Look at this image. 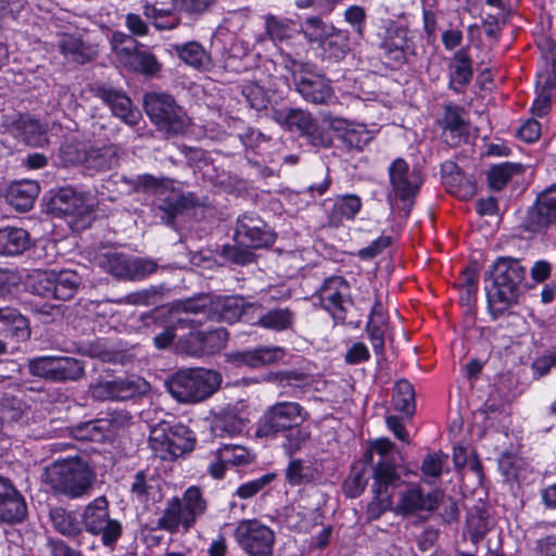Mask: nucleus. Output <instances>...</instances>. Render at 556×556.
<instances>
[{"instance_id": "nucleus-39", "label": "nucleus", "mask_w": 556, "mask_h": 556, "mask_svg": "<svg viewBox=\"0 0 556 556\" xmlns=\"http://www.w3.org/2000/svg\"><path fill=\"white\" fill-rule=\"evenodd\" d=\"M244 428V419L239 417L232 408H225L216 414L211 426L213 434L219 438L241 433Z\"/></svg>"}, {"instance_id": "nucleus-12", "label": "nucleus", "mask_w": 556, "mask_h": 556, "mask_svg": "<svg viewBox=\"0 0 556 556\" xmlns=\"http://www.w3.org/2000/svg\"><path fill=\"white\" fill-rule=\"evenodd\" d=\"M235 539L250 556H269L273 553L275 534L256 519L241 520L235 530Z\"/></svg>"}, {"instance_id": "nucleus-62", "label": "nucleus", "mask_w": 556, "mask_h": 556, "mask_svg": "<svg viewBox=\"0 0 556 556\" xmlns=\"http://www.w3.org/2000/svg\"><path fill=\"white\" fill-rule=\"evenodd\" d=\"M154 482V479H148L143 471H139L131 483V493L141 502L148 501L152 495Z\"/></svg>"}, {"instance_id": "nucleus-8", "label": "nucleus", "mask_w": 556, "mask_h": 556, "mask_svg": "<svg viewBox=\"0 0 556 556\" xmlns=\"http://www.w3.org/2000/svg\"><path fill=\"white\" fill-rule=\"evenodd\" d=\"M389 178L393 197L401 202L400 208L406 217L422 184L420 170L410 168L404 159L399 157L389 167Z\"/></svg>"}, {"instance_id": "nucleus-13", "label": "nucleus", "mask_w": 556, "mask_h": 556, "mask_svg": "<svg viewBox=\"0 0 556 556\" xmlns=\"http://www.w3.org/2000/svg\"><path fill=\"white\" fill-rule=\"evenodd\" d=\"M235 241L249 249H263L275 243L276 233L258 215L244 213L237 219Z\"/></svg>"}, {"instance_id": "nucleus-32", "label": "nucleus", "mask_w": 556, "mask_h": 556, "mask_svg": "<svg viewBox=\"0 0 556 556\" xmlns=\"http://www.w3.org/2000/svg\"><path fill=\"white\" fill-rule=\"evenodd\" d=\"M182 511V528L188 531L193 527L197 519L204 515L206 510V501L198 486L188 488L180 498Z\"/></svg>"}, {"instance_id": "nucleus-1", "label": "nucleus", "mask_w": 556, "mask_h": 556, "mask_svg": "<svg viewBox=\"0 0 556 556\" xmlns=\"http://www.w3.org/2000/svg\"><path fill=\"white\" fill-rule=\"evenodd\" d=\"M308 417V412L298 402H276L268 406L260 417L255 437L276 439L280 435L282 451L287 456L292 457L306 448L312 440L309 428L303 426Z\"/></svg>"}, {"instance_id": "nucleus-40", "label": "nucleus", "mask_w": 556, "mask_h": 556, "mask_svg": "<svg viewBox=\"0 0 556 556\" xmlns=\"http://www.w3.org/2000/svg\"><path fill=\"white\" fill-rule=\"evenodd\" d=\"M302 33L309 42L331 45L332 37H339L340 31L317 16L307 17L302 24Z\"/></svg>"}, {"instance_id": "nucleus-52", "label": "nucleus", "mask_w": 556, "mask_h": 556, "mask_svg": "<svg viewBox=\"0 0 556 556\" xmlns=\"http://www.w3.org/2000/svg\"><path fill=\"white\" fill-rule=\"evenodd\" d=\"M286 479L291 485H301L314 480V470L300 458L292 459L286 469Z\"/></svg>"}, {"instance_id": "nucleus-11", "label": "nucleus", "mask_w": 556, "mask_h": 556, "mask_svg": "<svg viewBox=\"0 0 556 556\" xmlns=\"http://www.w3.org/2000/svg\"><path fill=\"white\" fill-rule=\"evenodd\" d=\"M63 153L68 156L76 153L75 157H68L67 161L78 163L87 170L102 173L112 170L119 165L123 151L118 146L111 143L101 147H86L81 150L74 146H66Z\"/></svg>"}, {"instance_id": "nucleus-53", "label": "nucleus", "mask_w": 556, "mask_h": 556, "mask_svg": "<svg viewBox=\"0 0 556 556\" xmlns=\"http://www.w3.org/2000/svg\"><path fill=\"white\" fill-rule=\"evenodd\" d=\"M24 403L11 395L0 397V420L4 422H14L22 418L24 413Z\"/></svg>"}, {"instance_id": "nucleus-16", "label": "nucleus", "mask_w": 556, "mask_h": 556, "mask_svg": "<svg viewBox=\"0 0 556 556\" xmlns=\"http://www.w3.org/2000/svg\"><path fill=\"white\" fill-rule=\"evenodd\" d=\"M407 28L390 22L386 28L383 40L380 43L382 56L392 68H399L407 61L409 40Z\"/></svg>"}, {"instance_id": "nucleus-5", "label": "nucleus", "mask_w": 556, "mask_h": 556, "mask_svg": "<svg viewBox=\"0 0 556 556\" xmlns=\"http://www.w3.org/2000/svg\"><path fill=\"white\" fill-rule=\"evenodd\" d=\"M371 471L374 498L367 506L366 515L375 520L392 509L393 496L405 486V481L391 459H379L371 466Z\"/></svg>"}, {"instance_id": "nucleus-15", "label": "nucleus", "mask_w": 556, "mask_h": 556, "mask_svg": "<svg viewBox=\"0 0 556 556\" xmlns=\"http://www.w3.org/2000/svg\"><path fill=\"white\" fill-rule=\"evenodd\" d=\"M556 222V184L547 187L536 197L528 210L525 220L527 230L538 232Z\"/></svg>"}, {"instance_id": "nucleus-44", "label": "nucleus", "mask_w": 556, "mask_h": 556, "mask_svg": "<svg viewBox=\"0 0 556 556\" xmlns=\"http://www.w3.org/2000/svg\"><path fill=\"white\" fill-rule=\"evenodd\" d=\"M84 375V362L74 357H55L52 382L77 381Z\"/></svg>"}, {"instance_id": "nucleus-23", "label": "nucleus", "mask_w": 556, "mask_h": 556, "mask_svg": "<svg viewBox=\"0 0 556 556\" xmlns=\"http://www.w3.org/2000/svg\"><path fill=\"white\" fill-rule=\"evenodd\" d=\"M442 128L443 140L450 147H459L468 139L469 124L462 116V110L459 106L448 105L445 108Z\"/></svg>"}, {"instance_id": "nucleus-55", "label": "nucleus", "mask_w": 556, "mask_h": 556, "mask_svg": "<svg viewBox=\"0 0 556 556\" xmlns=\"http://www.w3.org/2000/svg\"><path fill=\"white\" fill-rule=\"evenodd\" d=\"M54 271H37L30 277L29 288L34 294L53 299Z\"/></svg>"}, {"instance_id": "nucleus-25", "label": "nucleus", "mask_w": 556, "mask_h": 556, "mask_svg": "<svg viewBox=\"0 0 556 556\" xmlns=\"http://www.w3.org/2000/svg\"><path fill=\"white\" fill-rule=\"evenodd\" d=\"M49 210L59 215L84 216L89 213L85 200L72 188H61L50 200Z\"/></svg>"}, {"instance_id": "nucleus-24", "label": "nucleus", "mask_w": 556, "mask_h": 556, "mask_svg": "<svg viewBox=\"0 0 556 556\" xmlns=\"http://www.w3.org/2000/svg\"><path fill=\"white\" fill-rule=\"evenodd\" d=\"M58 48L60 52L70 61L77 64H85L92 61L98 49L88 42H85L80 36L71 34H61L58 39Z\"/></svg>"}, {"instance_id": "nucleus-37", "label": "nucleus", "mask_w": 556, "mask_h": 556, "mask_svg": "<svg viewBox=\"0 0 556 556\" xmlns=\"http://www.w3.org/2000/svg\"><path fill=\"white\" fill-rule=\"evenodd\" d=\"M273 119L290 131H298L301 136L314 122L312 114L302 109H280L273 112Z\"/></svg>"}, {"instance_id": "nucleus-64", "label": "nucleus", "mask_w": 556, "mask_h": 556, "mask_svg": "<svg viewBox=\"0 0 556 556\" xmlns=\"http://www.w3.org/2000/svg\"><path fill=\"white\" fill-rule=\"evenodd\" d=\"M223 254L228 261H231L237 265H247L253 263L255 260V254L251 249L238 244L233 247H225Z\"/></svg>"}, {"instance_id": "nucleus-35", "label": "nucleus", "mask_w": 556, "mask_h": 556, "mask_svg": "<svg viewBox=\"0 0 556 556\" xmlns=\"http://www.w3.org/2000/svg\"><path fill=\"white\" fill-rule=\"evenodd\" d=\"M10 129L15 137L30 146H38L43 140L42 126L30 115L18 114L13 117Z\"/></svg>"}, {"instance_id": "nucleus-61", "label": "nucleus", "mask_w": 556, "mask_h": 556, "mask_svg": "<svg viewBox=\"0 0 556 556\" xmlns=\"http://www.w3.org/2000/svg\"><path fill=\"white\" fill-rule=\"evenodd\" d=\"M178 348L182 353L191 356L205 355L203 344V331H191L188 336L181 339Z\"/></svg>"}, {"instance_id": "nucleus-33", "label": "nucleus", "mask_w": 556, "mask_h": 556, "mask_svg": "<svg viewBox=\"0 0 556 556\" xmlns=\"http://www.w3.org/2000/svg\"><path fill=\"white\" fill-rule=\"evenodd\" d=\"M243 313L242 299L235 296L217 298L210 296V319L233 324Z\"/></svg>"}, {"instance_id": "nucleus-28", "label": "nucleus", "mask_w": 556, "mask_h": 556, "mask_svg": "<svg viewBox=\"0 0 556 556\" xmlns=\"http://www.w3.org/2000/svg\"><path fill=\"white\" fill-rule=\"evenodd\" d=\"M285 351L277 346H258L252 350L240 351L233 354V361L238 365L251 368L267 366L282 359Z\"/></svg>"}, {"instance_id": "nucleus-50", "label": "nucleus", "mask_w": 556, "mask_h": 556, "mask_svg": "<svg viewBox=\"0 0 556 556\" xmlns=\"http://www.w3.org/2000/svg\"><path fill=\"white\" fill-rule=\"evenodd\" d=\"M293 313L289 308L271 309L260 317L258 324L264 328L285 330L291 327Z\"/></svg>"}, {"instance_id": "nucleus-56", "label": "nucleus", "mask_w": 556, "mask_h": 556, "mask_svg": "<svg viewBox=\"0 0 556 556\" xmlns=\"http://www.w3.org/2000/svg\"><path fill=\"white\" fill-rule=\"evenodd\" d=\"M302 136L306 138L308 144L315 148L327 149L333 143V139L329 130L315 123V121Z\"/></svg>"}, {"instance_id": "nucleus-10", "label": "nucleus", "mask_w": 556, "mask_h": 556, "mask_svg": "<svg viewBox=\"0 0 556 556\" xmlns=\"http://www.w3.org/2000/svg\"><path fill=\"white\" fill-rule=\"evenodd\" d=\"M168 314L169 323L175 330L195 331L210 319V295L199 294L175 301Z\"/></svg>"}, {"instance_id": "nucleus-34", "label": "nucleus", "mask_w": 556, "mask_h": 556, "mask_svg": "<svg viewBox=\"0 0 556 556\" xmlns=\"http://www.w3.org/2000/svg\"><path fill=\"white\" fill-rule=\"evenodd\" d=\"M471 60L467 49L458 50L450 65V88L460 92L472 78Z\"/></svg>"}, {"instance_id": "nucleus-51", "label": "nucleus", "mask_w": 556, "mask_h": 556, "mask_svg": "<svg viewBox=\"0 0 556 556\" xmlns=\"http://www.w3.org/2000/svg\"><path fill=\"white\" fill-rule=\"evenodd\" d=\"M519 170L520 166L513 163H503L493 166L488 174L490 187L496 191L502 190L508 184L511 177L519 173Z\"/></svg>"}, {"instance_id": "nucleus-41", "label": "nucleus", "mask_w": 556, "mask_h": 556, "mask_svg": "<svg viewBox=\"0 0 556 556\" xmlns=\"http://www.w3.org/2000/svg\"><path fill=\"white\" fill-rule=\"evenodd\" d=\"M81 283V278L76 271L62 270L54 271L53 277V299L68 301L77 293Z\"/></svg>"}, {"instance_id": "nucleus-14", "label": "nucleus", "mask_w": 556, "mask_h": 556, "mask_svg": "<svg viewBox=\"0 0 556 556\" xmlns=\"http://www.w3.org/2000/svg\"><path fill=\"white\" fill-rule=\"evenodd\" d=\"M144 381L137 377L100 379L90 383L89 395L96 401H125L143 392Z\"/></svg>"}, {"instance_id": "nucleus-30", "label": "nucleus", "mask_w": 556, "mask_h": 556, "mask_svg": "<svg viewBox=\"0 0 556 556\" xmlns=\"http://www.w3.org/2000/svg\"><path fill=\"white\" fill-rule=\"evenodd\" d=\"M51 523L60 534L76 539L78 545H83V527L81 521L73 511H67L63 507H54L49 514Z\"/></svg>"}, {"instance_id": "nucleus-4", "label": "nucleus", "mask_w": 556, "mask_h": 556, "mask_svg": "<svg viewBox=\"0 0 556 556\" xmlns=\"http://www.w3.org/2000/svg\"><path fill=\"white\" fill-rule=\"evenodd\" d=\"M220 382L222 377L215 370L188 368L172 375L166 388L178 402L198 403L214 394Z\"/></svg>"}, {"instance_id": "nucleus-59", "label": "nucleus", "mask_w": 556, "mask_h": 556, "mask_svg": "<svg viewBox=\"0 0 556 556\" xmlns=\"http://www.w3.org/2000/svg\"><path fill=\"white\" fill-rule=\"evenodd\" d=\"M219 457L227 464L241 466L249 463V452L245 447L238 444H224L219 448Z\"/></svg>"}, {"instance_id": "nucleus-7", "label": "nucleus", "mask_w": 556, "mask_h": 556, "mask_svg": "<svg viewBox=\"0 0 556 556\" xmlns=\"http://www.w3.org/2000/svg\"><path fill=\"white\" fill-rule=\"evenodd\" d=\"M143 106L151 122L167 135L181 134L188 126L184 110L169 94L147 93L143 98Z\"/></svg>"}, {"instance_id": "nucleus-48", "label": "nucleus", "mask_w": 556, "mask_h": 556, "mask_svg": "<svg viewBox=\"0 0 556 556\" xmlns=\"http://www.w3.org/2000/svg\"><path fill=\"white\" fill-rule=\"evenodd\" d=\"M182 511L179 497H173L157 519V529L175 533L179 526H182Z\"/></svg>"}, {"instance_id": "nucleus-19", "label": "nucleus", "mask_w": 556, "mask_h": 556, "mask_svg": "<svg viewBox=\"0 0 556 556\" xmlns=\"http://www.w3.org/2000/svg\"><path fill=\"white\" fill-rule=\"evenodd\" d=\"M92 92L108 104L112 113L124 123L136 126L141 119L140 111L132 105L131 100L126 93L104 85L96 86L92 88Z\"/></svg>"}, {"instance_id": "nucleus-63", "label": "nucleus", "mask_w": 556, "mask_h": 556, "mask_svg": "<svg viewBox=\"0 0 556 556\" xmlns=\"http://www.w3.org/2000/svg\"><path fill=\"white\" fill-rule=\"evenodd\" d=\"M447 460V455L442 453L428 454L422 462L421 471L425 476L439 478L442 475L443 465Z\"/></svg>"}, {"instance_id": "nucleus-49", "label": "nucleus", "mask_w": 556, "mask_h": 556, "mask_svg": "<svg viewBox=\"0 0 556 556\" xmlns=\"http://www.w3.org/2000/svg\"><path fill=\"white\" fill-rule=\"evenodd\" d=\"M362 206L361 199L356 195H345L334 204L331 212V224L339 225L343 218L353 219Z\"/></svg>"}, {"instance_id": "nucleus-6", "label": "nucleus", "mask_w": 556, "mask_h": 556, "mask_svg": "<svg viewBox=\"0 0 556 556\" xmlns=\"http://www.w3.org/2000/svg\"><path fill=\"white\" fill-rule=\"evenodd\" d=\"M195 439L191 430L181 425L161 421L151 428L149 446L162 460L172 462L193 450Z\"/></svg>"}, {"instance_id": "nucleus-22", "label": "nucleus", "mask_w": 556, "mask_h": 556, "mask_svg": "<svg viewBox=\"0 0 556 556\" xmlns=\"http://www.w3.org/2000/svg\"><path fill=\"white\" fill-rule=\"evenodd\" d=\"M192 205L190 195L181 193L170 185L167 193L156 198L154 211L164 224L173 225L175 218Z\"/></svg>"}, {"instance_id": "nucleus-58", "label": "nucleus", "mask_w": 556, "mask_h": 556, "mask_svg": "<svg viewBox=\"0 0 556 556\" xmlns=\"http://www.w3.org/2000/svg\"><path fill=\"white\" fill-rule=\"evenodd\" d=\"M115 419H98L88 421L78 427L81 439L100 440L103 438L104 431H108L110 427H113Z\"/></svg>"}, {"instance_id": "nucleus-27", "label": "nucleus", "mask_w": 556, "mask_h": 556, "mask_svg": "<svg viewBox=\"0 0 556 556\" xmlns=\"http://www.w3.org/2000/svg\"><path fill=\"white\" fill-rule=\"evenodd\" d=\"M295 89L306 101L314 104H326L332 97L331 87L323 75L299 77Z\"/></svg>"}, {"instance_id": "nucleus-57", "label": "nucleus", "mask_w": 556, "mask_h": 556, "mask_svg": "<svg viewBox=\"0 0 556 556\" xmlns=\"http://www.w3.org/2000/svg\"><path fill=\"white\" fill-rule=\"evenodd\" d=\"M228 341V332L225 328H216L214 330L203 332V344L205 355L219 352L226 346Z\"/></svg>"}, {"instance_id": "nucleus-17", "label": "nucleus", "mask_w": 556, "mask_h": 556, "mask_svg": "<svg viewBox=\"0 0 556 556\" xmlns=\"http://www.w3.org/2000/svg\"><path fill=\"white\" fill-rule=\"evenodd\" d=\"M399 502L395 511L403 515H415L419 511H431L437 508L441 494L437 491L424 494L421 488L405 482L399 490Z\"/></svg>"}, {"instance_id": "nucleus-45", "label": "nucleus", "mask_w": 556, "mask_h": 556, "mask_svg": "<svg viewBox=\"0 0 556 556\" xmlns=\"http://www.w3.org/2000/svg\"><path fill=\"white\" fill-rule=\"evenodd\" d=\"M441 169L451 193L463 199L471 198L475 194L476 185L470 179H466L459 189H453L455 187L454 181L463 178L462 169L454 162L447 161L443 163Z\"/></svg>"}, {"instance_id": "nucleus-54", "label": "nucleus", "mask_w": 556, "mask_h": 556, "mask_svg": "<svg viewBox=\"0 0 556 556\" xmlns=\"http://www.w3.org/2000/svg\"><path fill=\"white\" fill-rule=\"evenodd\" d=\"M159 268L156 261L146 257H130L127 280H142Z\"/></svg>"}, {"instance_id": "nucleus-36", "label": "nucleus", "mask_w": 556, "mask_h": 556, "mask_svg": "<svg viewBox=\"0 0 556 556\" xmlns=\"http://www.w3.org/2000/svg\"><path fill=\"white\" fill-rule=\"evenodd\" d=\"M123 181L135 192L152 193L163 195L168 192L173 180L166 177H156L151 174L138 175L134 178L123 177Z\"/></svg>"}, {"instance_id": "nucleus-42", "label": "nucleus", "mask_w": 556, "mask_h": 556, "mask_svg": "<svg viewBox=\"0 0 556 556\" xmlns=\"http://www.w3.org/2000/svg\"><path fill=\"white\" fill-rule=\"evenodd\" d=\"M130 257L116 251L102 252L97 256L98 265L118 279L127 280Z\"/></svg>"}, {"instance_id": "nucleus-46", "label": "nucleus", "mask_w": 556, "mask_h": 556, "mask_svg": "<svg viewBox=\"0 0 556 556\" xmlns=\"http://www.w3.org/2000/svg\"><path fill=\"white\" fill-rule=\"evenodd\" d=\"M173 50L186 64L200 68L210 63V55L197 41H189L182 45H174Z\"/></svg>"}, {"instance_id": "nucleus-21", "label": "nucleus", "mask_w": 556, "mask_h": 556, "mask_svg": "<svg viewBox=\"0 0 556 556\" xmlns=\"http://www.w3.org/2000/svg\"><path fill=\"white\" fill-rule=\"evenodd\" d=\"M329 126L338 132L339 140L348 152H361L372 140L371 132L364 124H352L341 118H332Z\"/></svg>"}, {"instance_id": "nucleus-60", "label": "nucleus", "mask_w": 556, "mask_h": 556, "mask_svg": "<svg viewBox=\"0 0 556 556\" xmlns=\"http://www.w3.org/2000/svg\"><path fill=\"white\" fill-rule=\"evenodd\" d=\"M54 356H42L28 361V370L33 376L53 380Z\"/></svg>"}, {"instance_id": "nucleus-31", "label": "nucleus", "mask_w": 556, "mask_h": 556, "mask_svg": "<svg viewBox=\"0 0 556 556\" xmlns=\"http://www.w3.org/2000/svg\"><path fill=\"white\" fill-rule=\"evenodd\" d=\"M39 191V185L34 180L16 181L9 187L7 200L17 211L26 212L33 207Z\"/></svg>"}, {"instance_id": "nucleus-29", "label": "nucleus", "mask_w": 556, "mask_h": 556, "mask_svg": "<svg viewBox=\"0 0 556 556\" xmlns=\"http://www.w3.org/2000/svg\"><path fill=\"white\" fill-rule=\"evenodd\" d=\"M30 247V236L20 227L8 226L0 228V255L17 256Z\"/></svg>"}, {"instance_id": "nucleus-2", "label": "nucleus", "mask_w": 556, "mask_h": 556, "mask_svg": "<svg viewBox=\"0 0 556 556\" xmlns=\"http://www.w3.org/2000/svg\"><path fill=\"white\" fill-rule=\"evenodd\" d=\"M526 267L520 260L498 257L484 274L488 307L493 318L503 316L517 304L522 293Z\"/></svg>"}, {"instance_id": "nucleus-9", "label": "nucleus", "mask_w": 556, "mask_h": 556, "mask_svg": "<svg viewBox=\"0 0 556 556\" xmlns=\"http://www.w3.org/2000/svg\"><path fill=\"white\" fill-rule=\"evenodd\" d=\"M81 523L86 532L101 535L106 546L114 544L122 534L119 521L110 518L109 502L104 496L94 498L84 508Z\"/></svg>"}, {"instance_id": "nucleus-26", "label": "nucleus", "mask_w": 556, "mask_h": 556, "mask_svg": "<svg viewBox=\"0 0 556 556\" xmlns=\"http://www.w3.org/2000/svg\"><path fill=\"white\" fill-rule=\"evenodd\" d=\"M0 334L16 342L27 341L30 338L29 321L16 308L0 307Z\"/></svg>"}, {"instance_id": "nucleus-38", "label": "nucleus", "mask_w": 556, "mask_h": 556, "mask_svg": "<svg viewBox=\"0 0 556 556\" xmlns=\"http://www.w3.org/2000/svg\"><path fill=\"white\" fill-rule=\"evenodd\" d=\"M126 42L128 45L121 49V53L124 52L129 56L131 65L136 71L146 75H154L160 71L161 64L154 54L138 50L136 41L130 37L127 38Z\"/></svg>"}, {"instance_id": "nucleus-20", "label": "nucleus", "mask_w": 556, "mask_h": 556, "mask_svg": "<svg viewBox=\"0 0 556 556\" xmlns=\"http://www.w3.org/2000/svg\"><path fill=\"white\" fill-rule=\"evenodd\" d=\"M349 285L339 276L327 278L317 291L321 306L337 320L345 318L344 298L348 295Z\"/></svg>"}, {"instance_id": "nucleus-43", "label": "nucleus", "mask_w": 556, "mask_h": 556, "mask_svg": "<svg viewBox=\"0 0 556 556\" xmlns=\"http://www.w3.org/2000/svg\"><path fill=\"white\" fill-rule=\"evenodd\" d=\"M368 464L361 459L351 467L342 489L346 497H358L366 489L368 482Z\"/></svg>"}, {"instance_id": "nucleus-47", "label": "nucleus", "mask_w": 556, "mask_h": 556, "mask_svg": "<svg viewBox=\"0 0 556 556\" xmlns=\"http://www.w3.org/2000/svg\"><path fill=\"white\" fill-rule=\"evenodd\" d=\"M394 408L407 416H413L415 413V391L413 386L407 380H400L395 384L394 394L392 399Z\"/></svg>"}, {"instance_id": "nucleus-18", "label": "nucleus", "mask_w": 556, "mask_h": 556, "mask_svg": "<svg viewBox=\"0 0 556 556\" xmlns=\"http://www.w3.org/2000/svg\"><path fill=\"white\" fill-rule=\"evenodd\" d=\"M27 516V505L12 481L0 476V522L15 525Z\"/></svg>"}, {"instance_id": "nucleus-3", "label": "nucleus", "mask_w": 556, "mask_h": 556, "mask_svg": "<svg viewBox=\"0 0 556 556\" xmlns=\"http://www.w3.org/2000/svg\"><path fill=\"white\" fill-rule=\"evenodd\" d=\"M96 478L94 469L81 457L56 460L47 469V479L53 491L70 498L87 495Z\"/></svg>"}]
</instances>
